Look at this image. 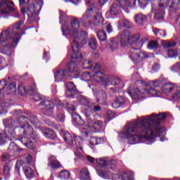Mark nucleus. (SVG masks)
<instances>
[{
	"label": "nucleus",
	"mask_w": 180,
	"mask_h": 180,
	"mask_svg": "<svg viewBox=\"0 0 180 180\" xmlns=\"http://www.w3.org/2000/svg\"><path fill=\"white\" fill-rule=\"evenodd\" d=\"M167 117L165 113L152 114L137 118L135 121L129 122L124 128V134L129 144H137L143 140L153 143L154 136L158 137L165 131V129L157 125L155 127V134L153 131V124H159L161 120Z\"/></svg>",
	"instance_id": "1"
},
{
	"label": "nucleus",
	"mask_w": 180,
	"mask_h": 180,
	"mask_svg": "<svg viewBox=\"0 0 180 180\" xmlns=\"http://www.w3.org/2000/svg\"><path fill=\"white\" fill-rule=\"evenodd\" d=\"M81 26V21L78 18H75L70 22V26H62V32L63 34L71 36L72 37V53L71 56L72 60H82V53L79 51V48L88 42V32L82 31L78 33Z\"/></svg>",
	"instance_id": "2"
},
{
	"label": "nucleus",
	"mask_w": 180,
	"mask_h": 180,
	"mask_svg": "<svg viewBox=\"0 0 180 180\" xmlns=\"http://www.w3.org/2000/svg\"><path fill=\"white\" fill-rule=\"evenodd\" d=\"M139 88L129 89L128 94L133 99H140L143 98L144 95H152V96H160L161 94H171L175 89V85L171 83H165L161 87V89H154L149 85L146 84L143 81L137 82Z\"/></svg>",
	"instance_id": "3"
},
{
	"label": "nucleus",
	"mask_w": 180,
	"mask_h": 180,
	"mask_svg": "<svg viewBox=\"0 0 180 180\" xmlns=\"http://www.w3.org/2000/svg\"><path fill=\"white\" fill-rule=\"evenodd\" d=\"M14 133L15 136H17L18 137L22 144L27 147V148H30L31 150L34 148L33 141H32L29 137H31L33 140H39V139H40L39 134H37L33 129V127L28 123L15 128Z\"/></svg>",
	"instance_id": "4"
},
{
	"label": "nucleus",
	"mask_w": 180,
	"mask_h": 180,
	"mask_svg": "<svg viewBox=\"0 0 180 180\" xmlns=\"http://www.w3.org/2000/svg\"><path fill=\"white\" fill-rule=\"evenodd\" d=\"M140 34H130L129 44L132 46L129 51V56L131 61H140L143 58H147V55L145 52H141L140 49L143 47L144 42L147 41V39H141Z\"/></svg>",
	"instance_id": "5"
},
{
	"label": "nucleus",
	"mask_w": 180,
	"mask_h": 180,
	"mask_svg": "<svg viewBox=\"0 0 180 180\" xmlns=\"http://www.w3.org/2000/svg\"><path fill=\"white\" fill-rule=\"evenodd\" d=\"M25 27L23 21H18L0 34V43H11L20 40V32Z\"/></svg>",
	"instance_id": "6"
},
{
	"label": "nucleus",
	"mask_w": 180,
	"mask_h": 180,
	"mask_svg": "<svg viewBox=\"0 0 180 180\" xmlns=\"http://www.w3.org/2000/svg\"><path fill=\"white\" fill-rule=\"evenodd\" d=\"M88 125L82 127L81 131L83 137H89L91 133H95L101 130L102 127V122L92 120V117L87 114Z\"/></svg>",
	"instance_id": "7"
},
{
	"label": "nucleus",
	"mask_w": 180,
	"mask_h": 180,
	"mask_svg": "<svg viewBox=\"0 0 180 180\" xmlns=\"http://www.w3.org/2000/svg\"><path fill=\"white\" fill-rule=\"evenodd\" d=\"M63 139L68 144H70V146H74L79 154L82 153V144H84V141L81 137H73L68 131H65L63 132Z\"/></svg>",
	"instance_id": "8"
},
{
	"label": "nucleus",
	"mask_w": 180,
	"mask_h": 180,
	"mask_svg": "<svg viewBox=\"0 0 180 180\" xmlns=\"http://www.w3.org/2000/svg\"><path fill=\"white\" fill-rule=\"evenodd\" d=\"M30 121V123L34 126L36 129L39 127V120H37V117L34 115H32L30 112H26L25 114H22L18 116V122L20 124L27 123V122Z\"/></svg>",
	"instance_id": "9"
},
{
	"label": "nucleus",
	"mask_w": 180,
	"mask_h": 180,
	"mask_svg": "<svg viewBox=\"0 0 180 180\" xmlns=\"http://www.w3.org/2000/svg\"><path fill=\"white\" fill-rule=\"evenodd\" d=\"M19 41L15 39H13L12 42L0 43V49H1L3 54L11 56V53H12V49H13V47H16Z\"/></svg>",
	"instance_id": "10"
},
{
	"label": "nucleus",
	"mask_w": 180,
	"mask_h": 180,
	"mask_svg": "<svg viewBox=\"0 0 180 180\" xmlns=\"http://www.w3.org/2000/svg\"><path fill=\"white\" fill-rule=\"evenodd\" d=\"M92 80L96 82H102V84L105 86L110 85V82H109V76L101 72H95L93 75Z\"/></svg>",
	"instance_id": "11"
},
{
	"label": "nucleus",
	"mask_w": 180,
	"mask_h": 180,
	"mask_svg": "<svg viewBox=\"0 0 180 180\" xmlns=\"http://www.w3.org/2000/svg\"><path fill=\"white\" fill-rule=\"evenodd\" d=\"M42 107V113L46 116H51L54 110V103L51 101L45 100L41 103Z\"/></svg>",
	"instance_id": "12"
},
{
	"label": "nucleus",
	"mask_w": 180,
	"mask_h": 180,
	"mask_svg": "<svg viewBox=\"0 0 180 180\" xmlns=\"http://www.w3.org/2000/svg\"><path fill=\"white\" fill-rule=\"evenodd\" d=\"M15 137H16V134L12 130L1 132L0 134V146H4L6 143H8V140H12Z\"/></svg>",
	"instance_id": "13"
},
{
	"label": "nucleus",
	"mask_w": 180,
	"mask_h": 180,
	"mask_svg": "<svg viewBox=\"0 0 180 180\" xmlns=\"http://www.w3.org/2000/svg\"><path fill=\"white\" fill-rule=\"evenodd\" d=\"M8 4H11V5H15V4L13 1H11L9 0H3L0 1V8L1 11V15H8L9 12H13L15 11V8L13 7H11L8 6Z\"/></svg>",
	"instance_id": "14"
},
{
	"label": "nucleus",
	"mask_w": 180,
	"mask_h": 180,
	"mask_svg": "<svg viewBox=\"0 0 180 180\" xmlns=\"http://www.w3.org/2000/svg\"><path fill=\"white\" fill-rule=\"evenodd\" d=\"M37 8V4H31L27 8V11L25 8H21V12L23 15L27 13L28 18L31 19H34L37 16V13H36V8Z\"/></svg>",
	"instance_id": "15"
},
{
	"label": "nucleus",
	"mask_w": 180,
	"mask_h": 180,
	"mask_svg": "<svg viewBox=\"0 0 180 180\" xmlns=\"http://www.w3.org/2000/svg\"><path fill=\"white\" fill-rule=\"evenodd\" d=\"M113 180H134V174L133 172H124L121 175L113 174Z\"/></svg>",
	"instance_id": "16"
},
{
	"label": "nucleus",
	"mask_w": 180,
	"mask_h": 180,
	"mask_svg": "<svg viewBox=\"0 0 180 180\" xmlns=\"http://www.w3.org/2000/svg\"><path fill=\"white\" fill-rule=\"evenodd\" d=\"M119 40L121 43V46L124 47L127 44H130V32L124 31L119 36Z\"/></svg>",
	"instance_id": "17"
},
{
	"label": "nucleus",
	"mask_w": 180,
	"mask_h": 180,
	"mask_svg": "<svg viewBox=\"0 0 180 180\" xmlns=\"http://www.w3.org/2000/svg\"><path fill=\"white\" fill-rule=\"evenodd\" d=\"M117 2H119L120 8L122 9H127L128 8H134L136 6V3L137 0H116Z\"/></svg>",
	"instance_id": "18"
},
{
	"label": "nucleus",
	"mask_w": 180,
	"mask_h": 180,
	"mask_svg": "<svg viewBox=\"0 0 180 180\" xmlns=\"http://www.w3.org/2000/svg\"><path fill=\"white\" fill-rule=\"evenodd\" d=\"M48 167H50L53 169H57L58 168H61V164L60 162H58V160H57L56 156L51 155L49 158Z\"/></svg>",
	"instance_id": "19"
},
{
	"label": "nucleus",
	"mask_w": 180,
	"mask_h": 180,
	"mask_svg": "<svg viewBox=\"0 0 180 180\" xmlns=\"http://www.w3.org/2000/svg\"><path fill=\"white\" fill-rule=\"evenodd\" d=\"M68 75V71L65 69L58 70L55 73V81L56 82H60L64 79V77Z\"/></svg>",
	"instance_id": "20"
},
{
	"label": "nucleus",
	"mask_w": 180,
	"mask_h": 180,
	"mask_svg": "<svg viewBox=\"0 0 180 180\" xmlns=\"http://www.w3.org/2000/svg\"><path fill=\"white\" fill-rule=\"evenodd\" d=\"M97 102H99L101 105H106L108 101V95L105 91H99L96 94Z\"/></svg>",
	"instance_id": "21"
},
{
	"label": "nucleus",
	"mask_w": 180,
	"mask_h": 180,
	"mask_svg": "<svg viewBox=\"0 0 180 180\" xmlns=\"http://www.w3.org/2000/svg\"><path fill=\"white\" fill-rule=\"evenodd\" d=\"M92 23L94 26L96 27L102 26V23H103V17L102 16V13H97L93 18Z\"/></svg>",
	"instance_id": "22"
},
{
	"label": "nucleus",
	"mask_w": 180,
	"mask_h": 180,
	"mask_svg": "<svg viewBox=\"0 0 180 180\" xmlns=\"http://www.w3.org/2000/svg\"><path fill=\"white\" fill-rule=\"evenodd\" d=\"M147 19V16L144 15L143 13H139L138 14H136L134 20L136 23V25H141L144 22H146Z\"/></svg>",
	"instance_id": "23"
},
{
	"label": "nucleus",
	"mask_w": 180,
	"mask_h": 180,
	"mask_svg": "<svg viewBox=\"0 0 180 180\" xmlns=\"http://www.w3.org/2000/svg\"><path fill=\"white\" fill-rule=\"evenodd\" d=\"M96 12V8L94 7L92 8H89L87 11H86L85 13L83 14L82 18H81L82 22H84V20H87V19H89L91 16L94 15Z\"/></svg>",
	"instance_id": "24"
},
{
	"label": "nucleus",
	"mask_w": 180,
	"mask_h": 180,
	"mask_svg": "<svg viewBox=\"0 0 180 180\" xmlns=\"http://www.w3.org/2000/svg\"><path fill=\"white\" fill-rule=\"evenodd\" d=\"M109 13H110V15H113L114 16H116V15H119V13H120V6L116 3H114L110 6Z\"/></svg>",
	"instance_id": "25"
},
{
	"label": "nucleus",
	"mask_w": 180,
	"mask_h": 180,
	"mask_svg": "<svg viewBox=\"0 0 180 180\" xmlns=\"http://www.w3.org/2000/svg\"><path fill=\"white\" fill-rule=\"evenodd\" d=\"M79 175L80 180H91V174H89V170H88L86 168L82 169Z\"/></svg>",
	"instance_id": "26"
},
{
	"label": "nucleus",
	"mask_w": 180,
	"mask_h": 180,
	"mask_svg": "<svg viewBox=\"0 0 180 180\" xmlns=\"http://www.w3.org/2000/svg\"><path fill=\"white\" fill-rule=\"evenodd\" d=\"M22 148H19L16 143L12 142L10 143L8 151L11 153V154H15V153H20L22 151Z\"/></svg>",
	"instance_id": "27"
},
{
	"label": "nucleus",
	"mask_w": 180,
	"mask_h": 180,
	"mask_svg": "<svg viewBox=\"0 0 180 180\" xmlns=\"http://www.w3.org/2000/svg\"><path fill=\"white\" fill-rule=\"evenodd\" d=\"M124 105V99L123 97H118L115 102L112 103V106L114 109H119Z\"/></svg>",
	"instance_id": "28"
},
{
	"label": "nucleus",
	"mask_w": 180,
	"mask_h": 180,
	"mask_svg": "<svg viewBox=\"0 0 180 180\" xmlns=\"http://www.w3.org/2000/svg\"><path fill=\"white\" fill-rule=\"evenodd\" d=\"M165 15V12L164 11V8L159 6V9L155 14V18L157 19V20H164Z\"/></svg>",
	"instance_id": "29"
},
{
	"label": "nucleus",
	"mask_w": 180,
	"mask_h": 180,
	"mask_svg": "<svg viewBox=\"0 0 180 180\" xmlns=\"http://www.w3.org/2000/svg\"><path fill=\"white\" fill-rule=\"evenodd\" d=\"M24 174L27 179H32L34 176V172L30 167H26L24 169Z\"/></svg>",
	"instance_id": "30"
},
{
	"label": "nucleus",
	"mask_w": 180,
	"mask_h": 180,
	"mask_svg": "<svg viewBox=\"0 0 180 180\" xmlns=\"http://www.w3.org/2000/svg\"><path fill=\"white\" fill-rule=\"evenodd\" d=\"M44 136L46 137V139H56V135L53 130L47 129L43 132Z\"/></svg>",
	"instance_id": "31"
},
{
	"label": "nucleus",
	"mask_w": 180,
	"mask_h": 180,
	"mask_svg": "<svg viewBox=\"0 0 180 180\" xmlns=\"http://www.w3.org/2000/svg\"><path fill=\"white\" fill-rule=\"evenodd\" d=\"M68 68L70 72H72V73L78 72V65L77 64V63L74 62L73 60L69 63Z\"/></svg>",
	"instance_id": "32"
},
{
	"label": "nucleus",
	"mask_w": 180,
	"mask_h": 180,
	"mask_svg": "<svg viewBox=\"0 0 180 180\" xmlns=\"http://www.w3.org/2000/svg\"><path fill=\"white\" fill-rule=\"evenodd\" d=\"M122 27L130 29V27H131V23L126 19H122L118 22V27Z\"/></svg>",
	"instance_id": "33"
},
{
	"label": "nucleus",
	"mask_w": 180,
	"mask_h": 180,
	"mask_svg": "<svg viewBox=\"0 0 180 180\" xmlns=\"http://www.w3.org/2000/svg\"><path fill=\"white\" fill-rule=\"evenodd\" d=\"M103 138H100L98 139L96 137H91L89 141V143L91 146H98V144H101V143H103Z\"/></svg>",
	"instance_id": "34"
},
{
	"label": "nucleus",
	"mask_w": 180,
	"mask_h": 180,
	"mask_svg": "<svg viewBox=\"0 0 180 180\" xmlns=\"http://www.w3.org/2000/svg\"><path fill=\"white\" fill-rule=\"evenodd\" d=\"M97 37L98 40H100L101 41H105V40L108 39V37L106 36V32H105V31L102 30H98V32H97Z\"/></svg>",
	"instance_id": "35"
},
{
	"label": "nucleus",
	"mask_w": 180,
	"mask_h": 180,
	"mask_svg": "<svg viewBox=\"0 0 180 180\" xmlns=\"http://www.w3.org/2000/svg\"><path fill=\"white\" fill-rule=\"evenodd\" d=\"M110 85H119L120 84V79L116 76L109 77Z\"/></svg>",
	"instance_id": "36"
},
{
	"label": "nucleus",
	"mask_w": 180,
	"mask_h": 180,
	"mask_svg": "<svg viewBox=\"0 0 180 180\" xmlns=\"http://www.w3.org/2000/svg\"><path fill=\"white\" fill-rule=\"evenodd\" d=\"M11 168H12V165L7 163L3 169L4 175L9 176V175H11Z\"/></svg>",
	"instance_id": "37"
},
{
	"label": "nucleus",
	"mask_w": 180,
	"mask_h": 180,
	"mask_svg": "<svg viewBox=\"0 0 180 180\" xmlns=\"http://www.w3.org/2000/svg\"><path fill=\"white\" fill-rule=\"evenodd\" d=\"M72 117L73 121L79 126H82L84 124V120H82L81 116H79V115H75Z\"/></svg>",
	"instance_id": "38"
},
{
	"label": "nucleus",
	"mask_w": 180,
	"mask_h": 180,
	"mask_svg": "<svg viewBox=\"0 0 180 180\" xmlns=\"http://www.w3.org/2000/svg\"><path fill=\"white\" fill-rule=\"evenodd\" d=\"M4 124L6 126V127L11 129V127H13V124H15V121L11 118H7L4 120Z\"/></svg>",
	"instance_id": "39"
},
{
	"label": "nucleus",
	"mask_w": 180,
	"mask_h": 180,
	"mask_svg": "<svg viewBox=\"0 0 180 180\" xmlns=\"http://www.w3.org/2000/svg\"><path fill=\"white\" fill-rule=\"evenodd\" d=\"M96 161L97 164H98V165H101V167H106V165H108V164L109 163V160L105 158L96 159Z\"/></svg>",
	"instance_id": "40"
},
{
	"label": "nucleus",
	"mask_w": 180,
	"mask_h": 180,
	"mask_svg": "<svg viewBox=\"0 0 180 180\" xmlns=\"http://www.w3.org/2000/svg\"><path fill=\"white\" fill-rule=\"evenodd\" d=\"M110 49L112 51H115V50L119 49V43L116 40H112L110 44Z\"/></svg>",
	"instance_id": "41"
},
{
	"label": "nucleus",
	"mask_w": 180,
	"mask_h": 180,
	"mask_svg": "<svg viewBox=\"0 0 180 180\" xmlns=\"http://www.w3.org/2000/svg\"><path fill=\"white\" fill-rule=\"evenodd\" d=\"M59 176L60 179H68L70 178V172L67 170H63L60 173Z\"/></svg>",
	"instance_id": "42"
},
{
	"label": "nucleus",
	"mask_w": 180,
	"mask_h": 180,
	"mask_svg": "<svg viewBox=\"0 0 180 180\" xmlns=\"http://www.w3.org/2000/svg\"><path fill=\"white\" fill-rule=\"evenodd\" d=\"M82 79L83 81H85L86 82H88V81H91L92 79V77L88 72H85L82 75Z\"/></svg>",
	"instance_id": "43"
},
{
	"label": "nucleus",
	"mask_w": 180,
	"mask_h": 180,
	"mask_svg": "<svg viewBox=\"0 0 180 180\" xmlns=\"http://www.w3.org/2000/svg\"><path fill=\"white\" fill-rule=\"evenodd\" d=\"M156 36H161L162 37H167V32L164 30H158V29H155L153 30Z\"/></svg>",
	"instance_id": "44"
},
{
	"label": "nucleus",
	"mask_w": 180,
	"mask_h": 180,
	"mask_svg": "<svg viewBox=\"0 0 180 180\" xmlns=\"http://www.w3.org/2000/svg\"><path fill=\"white\" fill-rule=\"evenodd\" d=\"M92 68V61L89 60H86L83 63V70H89Z\"/></svg>",
	"instance_id": "45"
},
{
	"label": "nucleus",
	"mask_w": 180,
	"mask_h": 180,
	"mask_svg": "<svg viewBox=\"0 0 180 180\" xmlns=\"http://www.w3.org/2000/svg\"><path fill=\"white\" fill-rule=\"evenodd\" d=\"M158 46V42L156 41H150L148 44V49L149 50H154V49H157Z\"/></svg>",
	"instance_id": "46"
},
{
	"label": "nucleus",
	"mask_w": 180,
	"mask_h": 180,
	"mask_svg": "<svg viewBox=\"0 0 180 180\" xmlns=\"http://www.w3.org/2000/svg\"><path fill=\"white\" fill-rule=\"evenodd\" d=\"M62 105L65 108H67L68 112H74V110H75V107L70 104V103L64 102Z\"/></svg>",
	"instance_id": "47"
},
{
	"label": "nucleus",
	"mask_w": 180,
	"mask_h": 180,
	"mask_svg": "<svg viewBox=\"0 0 180 180\" xmlns=\"http://www.w3.org/2000/svg\"><path fill=\"white\" fill-rule=\"evenodd\" d=\"M66 88L69 91H73V92H77V87L74 85L72 82H68L66 84Z\"/></svg>",
	"instance_id": "48"
},
{
	"label": "nucleus",
	"mask_w": 180,
	"mask_h": 180,
	"mask_svg": "<svg viewBox=\"0 0 180 180\" xmlns=\"http://www.w3.org/2000/svg\"><path fill=\"white\" fill-rule=\"evenodd\" d=\"M18 94L19 95H21V96H25L26 94H27V90L26 88L23 86H18Z\"/></svg>",
	"instance_id": "49"
},
{
	"label": "nucleus",
	"mask_w": 180,
	"mask_h": 180,
	"mask_svg": "<svg viewBox=\"0 0 180 180\" xmlns=\"http://www.w3.org/2000/svg\"><path fill=\"white\" fill-rule=\"evenodd\" d=\"M167 56L170 58H173V57H176V56H178V52L176 50H174V49H169L167 51Z\"/></svg>",
	"instance_id": "50"
},
{
	"label": "nucleus",
	"mask_w": 180,
	"mask_h": 180,
	"mask_svg": "<svg viewBox=\"0 0 180 180\" xmlns=\"http://www.w3.org/2000/svg\"><path fill=\"white\" fill-rule=\"evenodd\" d=\"M89 46L90 48H91L92 50H95L96 49V39L91 38L89 40Z\"/></svg>",
	"instance_id": "51"
},
{
	"label": "nucleus",
	"mask_w": 180,
	"mask_h": 180,
	"mask_svg": "<svg viewBox=\"0 0 180 180\" xmlns=\"http://www.w3.org/2000/svg\"><path fill=\"white\" fill-rule=\"evenodd\" d=\"M98 174L104 179H109V174H108V172H105L104 170L98 171Z\"/></svg>",
	"instance_id": "52"
},
{
	"label": "nucleus",
	"mask_w": 180,
	"mask_h": 180,
	"mask_svg": "<svg viewBox=\"0 0 180 180\" xmlns=\"http://www.w3.org/2000/svg\"><path fill=\"white\" fill-rule=\"evenodd\" d=\"M163 46L165 47H175V46H176V43H175V41H165L163 42Z\"/></svg>",
	"instance_id": "53"
},
{
	"label": "nucleus",
	"mask_w": 180,
	"mask_h": 180,
	"mask_svg": "<svg viewBox=\"0 0 180 180\" xmlns=\"http://www.w3.org/2000/svg\"><path fill=\"white\" fill-rule=\"evenodd\" d=\"M6 85H8V82L6 79H2L0 81V92H2V91L5 89Z\"/></svg>",
	"instance_id": "54"
},
{
	"label": "nucleus",
	"mask_w": 180,
	"mask_h": 180,
	"mask_svg": "<svg viewBox=\"0 0 180 180\" xmlns=\"http://www.w3.org/2000/svg\"><path fill=\"white\" fill-rule=\"evenodd\" d=\"M56 120L58 122H64L65 120V116L64 114H63V113L58 114V115H56Z\"/></svg>",
	"instance_id": "55"
},
{
	"label": "nucleus",
	"mask_w": 180,
	"mask_h": 180,
	"mask_svg": "<svg viewBox=\"0 0 180 180\" xmlns=\"http://www.w3.org/2000/svg\"><path fill=\"white\" fill-rule=\"evenodd\" d=\"M159 7L160 8H165V6H168L169 4V0H160Z\"/></svg>",
	"instance_id": "56"
},
{
	"label": "nucleus",
	"mask_w": 180,
	"mask_h": 180,
	"mask_svg": "<svg viewBox=\"0 0 180 180\" xmlns=\"http://www.w3.org/2000/svg\"><path fill=\"white\" fill-rule=\"evenodd\" d=\"M148 1H150V0H139L138 2L139 4L140 8H146V6H147L148 4Z\"/></svg>",
	"instance_id": "57"
},
{
	"label": "nucleus",
	"mask_w": 180,
	"mask_h": 180,
	"mask_svg": "<svg viewBox=\"0 0 180 180\" xmlns=\"http://www.w3.org/2000/svg\"><path fill=\"white\" fill-rule=\"evenodd\" d=\"M77 94V91H73V90H68L67 89L65 91V96L67 98H72L74 95Z\"/></svg>",
	"instance_id": "58"
},
{
	"label": "nucleus",
	"mask_w": 180,
	"mask_h": 180,
	"mask_svg": "<svg viewBox=\"0 0 180 180\" xmlns=\"http://www.w3.org/2000/svg\"><path fill=\"white\" fill-rule=\"evenodd\" d=\"M106 117L108 120H112L115 117V113L112 110L107 111Z\"/></svg>",
	"instance_id": "59"
},
{
	"label": "nucleus",
	"mask_w": 180,
	"mask_h": 180,
	"mask_svg": "<svg viewBox=\"0 0 180 180\" xmlns=\"http://www.w3.org/2000/svg\"><path fill=\"white\" fill-rule=\"evenodd\" d=\"M8 91H11L13 92H16V84L15 83H11L9 84V86H8Z\"/></svg>",
	"instance_id": "60"
},
{
	"label": "nucleus",
	"mask_w": 180,
	"mask_h": 180,
	"mask_svg": "<svg viewBox=\"0 0 180 180\" xmlns=\"http://www.w3.org/2000/svg\"><path fill=\"white\" fill-rule=\"evenodd\" d=\"M153 85L155 88H158L159 86L162 87V81L155 80V81L153 82Z\"/></svg>",
	"instance_id": "61"
},
{
	"label": "nucleus",
	"mask_w": 180,
	"mask_h": 180,
	"mask_svg": "<svg viewBox=\"0 0 180 180\" xmlns=\"http://www.w3.org/2000/svg\"><path fill=\"white\" fill-rule=\"evenodd\" d=\"M25 162L26 164H28V165H32V156L30 155H26Z\"/></svg>",
	"instance_id": "62"
},
{
	"label": "nucleus",
	"mask_w": 180,
	"mask_h": 180,
	"mask_svg": "<svg viewBox=\"0 0 180 180\" xmlns=\"http://www.w3.org/2000/svg\"><path fill=\"white\" fill-rule=\"evenodd\" d=\"M152 70L154 72H157V71H159L160 70V64L154 63L152 67Z\"/></svg>",
	"instance_id": "63"
},
{
	"label": "nucleus",
	"mask_w": 180,
	"mask_h": 180,
	"mask_svg": "<svg viewBox=\"0 0 180 180\" xmlns=\"http://www.w3.org/2000/svg\"><path fill=\"white\" fill-rule=\"evenodd\" d=\"M173 98L177 101L178 99H180V90L177 91L176 93L173 94Z\"/></svg>",
	"instance_id": "64"
}]
</instances>
